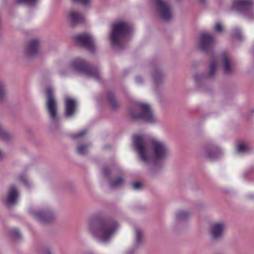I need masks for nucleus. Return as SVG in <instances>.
<instances>
[{
    "label": "nucleus",
    "mask_w": 254,
    "mask_h": 254,
    "mask_svg": "<svg viewBox=\"0 0 254 254\" xmlns=\"http://www.w3.org/2000/svg\"><path fill=\"white\" fill-rule=\"evenodd\" d=\"M133 145L141 161L148 164L151 161L158 162L166 160L170 155L168 146L163 141L151 139L150 140L151 154L149 152L148 140L144 135L135 134L132 137Z\"/></svg>",
    "instance_id": "1"
},
{
    "label": "nucleus",
    "mask_w": 254,
    "mask_h": 254,
    "mask_svg": "<svg viewBox=\"0 0 254 254\" xmlns=\"http://www.w3.org/2000/svg\"><path fill=\"white\" fill-rule=\"evenodd\" d=\"M87 228L89 232L101 242L106 243L113 236L118 228L114 220H106L98 217L89 219Z\"/></svg>",
    "instance_id": "2"
},
{
    "label": "nucleus",
    "mask_w": 254,
    "mask_h": 254,
    "mask_svg": "<svg viewBox=\"0 0 254 254\" xmlns=\"http://www.w3.org/2000/svg\"><path fill=\"white\" fill-rule=\"evenodd\" d=\"M129 114L133 119L142 120L149 123H155L158 121L150 106L146 103H138L135 108L129 109Z\"/></svg>",
    "instance_id": "3"
},
{
    "label": "nucleus",
    "mask_w": 254,
    "mask_h": 254,
    "mask_svg": "<svg viewBox=\"0 0 254 254\" xmlns=\"http://www.w3.org/2000/svg\"><path fill=\"white\" fill-rule=\"evenodd\" d=\"M131 29V26L125 21H120L114 23L110 34L112 44L114 46L121 48L122 43Z\"/></svg>",
    "instance_id": "4"
},
{
    "label": "nucleus",
    "mask_w": 254,
    "mask_h": 254,
    "mask_svg": "<svg viewBox=\"0 0 254 254\" xmlns=\"http://www.w3.org/2000/svg\"><path fill=\"white\" fill-rule=\"evenodd\" d=\"M70 67L75 71L81 73L86 76L95 80L100 79V72L96 68L90 67L83 59L77 58L70 64Z\"/></svg>",
    "instance_id": "5"
},
{
    "label": "nucleus",
    "mask_w": 254,
    "mask_h": 254,
    "mask_svg": "<svg viewBox=\"0 0 254 254\" xmlns=\"http://www.w3.org/2000/svg\"><path fill=\"white\" fill-rule=\"evenodd\" d=\"M233 7L243 13L249 19L254 18V1L253 0H234Z\"/></svg>",
    "instance_id": "6"
},
{
    "label": "nucleus",
    "mask_w": 254,
    "mask_h": 254,
    "mask_svg": "<svg viewBox=\"0 0 254 254\" xmlns=\"http://www.w3.org/2000/svg\"><path fill=\"white\" fill-rule=\"evenodd\" d=\"M46 108L47 111L52 121L57 123L58 121L57 116L58 105L54 96V91L53 88L48 87L46 90Z\"/></svg>",
    "instance_id": "7"
},
{
    "label": "nucleus",
    "mask_w": 254,
    "mask_h": 254,
    "mask_svg": "<svg viewBox=\"0 0 254 254\" xmlns=\"http://www.w3.org/2000/svg\"><path fill=\"white\" fill-rule=\"evenodd\" d=\"M226 230V223L223 221H218L213 223L209 228V234L210 238L213 241L222 239Z\"/></svg>",
    "instance_id": "8"
},
{
    "label": "nucleus",
    "mask_w": 254,
    "mask_h": 254,
    "mask_svg": "<svg viewBox=\"0 0 254 254\" xmlns=\"http://www.w3.org/2000/svg\"><path fill=\"white\" fill-rule=\"evenodd\" d=\"M156 2L157 10L161 18L169 21L173 16L172 9L166 0H154Z\"/></svg>",
    "instance_id": "9"
},
{
    "label": "nucleus",
    "mask_w": 254,
    "mask_h": 254,
    "mask_svg": "<svg viewBox=\"0 0 254 254\" xmlns=\"http://www.w3.org/2000/svg\"><path fill=\"white\" fill-rule=\"evenodd\" d=\"M215 44V41L211 35L207 33H202L198 39L199 48L205 52L210 51Z\"/></svg>",
    "instance_id": "10"
},
{
    "label": "nucleus",
    "mask_w": 254,
    "mask_h": 254,
    "mask_svg": "<svg viewBox=\"0 0 254 254\" xmlns=\"http://www.w3.org/2000/svg\"><path fill=\"white\" fill-rule=\"evenodd\" d=\"M30 213L40 223H48L52 221L55 217L54 213L49 209L35 211L30 210Z\"/></svg>",
    "instance_id": "11"
},
{
    "label": "nucleus",
    "mask_w": 254,
    "mask_h": 254,
    "mask_svg": "<svg viewBox=\"0 0 254 254\" xmlns=\"http://www.w3.org/2000/svg\"><path fill=\"white\" fill-rule=\"evenodd\" d=\"M75 39L79 45L88 49L91 52L94 51V41L90 34H79L76 36Z\"/></svg>",
    "instance_id": "12"
},
{
    "label": "nucleus",
    "mask_w": 254,
    "mask_h": 254,
    "mask_svg": "<svg viewBox=\"0 0 254 254\" xmlns=\"http://www.w3.org/2000/svg\"><path fill=\"white\" fill-rule=\"evenodd\" d=\"M19 196V193L14 185H11L8 190L7 195L6 199V203L9 206L15 205L18 201Z\"/></svg>",
    "instance_id": "13"
},
{
    "label": "nucleus",
    "mask_w": 254,
    "mask_h": 254,
    "mask_svg": "<svg viewBox=\"0 0 254 254\" xmlns=\"http://www.w3.org/2000/svg\"><path fill=\"white\" fill-rule=\"evenodd\" d=\"M40 42L38 40L34 39L31 40L27 45L25 51V56L30 58L36 56L39 50Z\"/></svg>",
    "instance_id": "14"
},
{
    "label": "nucleus",
    "mask_w": 254,
    "mask_h": 254,
    "mask_svg": "<svg viewBox=\"0 0 254 254\" xmlns=\"http://www.w3.org/2000/svg\"><path fill=\"white\" fill-rule=\"evenodd\" d=\"M222 154L221 149L216 145L206 146L204 148V155L210 160H214L218 158Z\"/></svg>",
    "instance_id": "15"
},
{
    "label": "nucleus",
    "mask_w": 254,
    "mask_h": 254,
    "mask_svg": "<svg viewBox=\"0 0 254 254\" xmlns=\"http://www.w3.org/2000/svg\"><path fill=\"white\" fill-rule=\"evenodd\" d=\"M221 65L225 74H230L232 72V61L227 54L225 53L221 55Z\"/></svg>",
    "instance_id": "16"
},
{
    "label": "nucleus",
    "mask_w": 254,
    "mask_h": 254,
    "mask_svg": "<svg viewBox=\"0 0 254 254\" xmlns=\"http://www.w3.org/2000/svg\"><path fill=\"white\" fill-rule=\"evenodd\" d=\"M76 101L69 97L65 98V115L67 117L72 116L75 112Z\"/></svg>",
    "instance_id": "17"
},
{
    "label": "nucleus",
    "mask_w": 254,
    "mask_h": 254,
    "mask_svg": "<svg viewBox=\"0 0 254 254\" xmlns=\"http://www.w3.org/2000/svg\"><path fill=\"white\" fill-rule=\"evenodd\" d=\"M68 19L72 27L84 22V17L83 15L75 11H71L68 14Z\"/></svg>",
    "instance_id": "18"
},
{
    "label": "nucleus",
    "mask_w": 254,
    "mask_h": 254,
    "mask_svg": "<svg viewBox=\"0 0 254 254\" xmlns=\"http://www.w3.org/2000/svg\"><path fill=\"white\" fill-rule=\"evenodd\" d=\"M143 242V232L139 228H135V243L134 246L135 247H139Z\"/></svg>",
    "instance_id": "19"
},
{
    "label": "nucleus",
    "mask_w": 254,
    "mask_h": 254,
    "mask_svg": "<svg viewBox=\"0 0 254 254\" xmlns=\"http://www.w3.org/2000/svg\"><path fill=\"white\" fill-rule=\"evenodd\" d=\"M124 182V179L123 177L120 176L116 180L111 181L109 185L112 188H116L120 187L123 185Z\"/></svg>",
    "instance_id": "20"
},
{
    "label": "nucleus",
    "mask_w": 254,
    "mask_h": 254,
    "mask_svg": "<svg viewBox=\"0 0 254 254\" xmlns=\"http://www.w3.org/2000/svg\"><path fill=\"white\" fill-rule=\"evenodd\" d=\"M189 216L190 213L187 211L181 210L176 214V220L177 222L182 220H185L189 217Z\"/></svg>",
    "instance_id": "21"
},
{
    "label": "nucleus",
    "mask_w": 254,
    "mask_h": 254,
    "mask_svg": "<svg viewBox=\"0 0 254 254\" xmlns=\"http://www.w3.org/2000/svg\"><path fill=\"white\" fill-rule=\"evenodd\" d=\"M250 150V148L248 145L245 143H241L238 144L237 147V151L240 153H244L248 152Z\"/></svg>",
    "instance_id": "22"
},
{
    "label": "nucleus",
    "mask_w": 254,
    "mask_h": 254,
    "mask_svg": "<svg viewBox=\"0 0 254 254\" xmlns=\"http://www.w3.org/2000/svg\"><path fill=\"white\" fill-rule=\"evenodd\" d=\"M11 138V136L0 125V139L4 141H8Z\"/></svg>",
    "instance_id": "23"
},
{
    "label": "nucleus",
    "mask_w": 254,
    "mask_h": 254,
    "mask_svg": "<svg viewBox=\"0 0 254 254\" xmlns=\"http://www.w3.org/2000/svg\"><path fill=\"white\" fill-rule=\"evenodd\" d=\"M88 147L86 145L80 144L77 147L76 151L79 154L84 155L87 152Z\"/></svg>",
    "instance_id": "24"
},
{
    "label": "nucleus",
    "mask_w": 254,
    "mask_h": 254,
    "mask_svg": "<svg viewBox=\"0 0 254 254\" xmlns=\"http://www.w3.org/2000/svg\"><path fill=\"white\" fill-rule=\"evenodd\" d=\"M217 67V63L215 60H213L210 63L209 68V72L208 75L209 76H212L215 72L216 69Z\"/></svg>",
    "instance_id": "25"
},
{
    "label": "nucleus",
    "mask_w": 254,
    "mask_h": 254,
    "mask_svg": "<svg viewBox=\"0 0 254 254\" xmlns=\"http://www.w3.org/2000/svg\"><path fill=\"white\" fill-rule=\"evenodd\" d=\"M108 98L112 107L113 109H116L118 107V103L114 97V94L111 93H109Z\"/></svg>",
    "instance_id": "26"
},
{
    "label": "nucleus",
    "mask_w": 254,
    "mask_h": 254,
    "mask_svg": "<svg viewBox=\"0 0 254 254\" xmlns=\"http://www.w3.org/2000/svg\"><path fill=\"white\" fill-rule=\"evenodd\" d=\"M5 85L2 82H0V102L2 101L5 97Z\"/></svg>",
    "instance_id": "27"
},
{
    "label": "nucleus",
    "mask_w": 254,
    "mask_h": 254,
    "mask_svg": "<svg viewBox=\"0 0 254 254\" xmlns=\"http://www.w3.org/2000/svg\"><path fill=\"white\" fill-rule=\"evenodd\" d=\"M38 0H16L18 4H33L37 2Z\"/></svg>",
    "instance_id": "28"
},
{
    "label": "nucleus",
    "mask_w": 254,
    "mask_h": 254,
    "mask_svg": "<svg viewBox=\"0 0 254 254\" xmlns=\"http://www.w3.org/2000/svg\"><path fill=\"white\" fill-rule=\"evenodd\" d=\"M19 180L21 181L25 186L27 187L28 188H29L30 187V183H29L28 181L27 180L26 178L24 176H20L19 177Z\"/></svg>",
    "instance_id": "29"
},
{
    "label": "nucleus",
    "mask_w": 254,
    "mask_h": 254,
    "mask_svg": "<svg viewBox=\"0 0 254 254\" xmlns=\"http://www.w3.org/2000/svg\"><path fill=\"white\" fill-rule=\"evenodd\" d=\"M87 132V130L86 129H83L82 130H81V131L79 132L78 133L74 134V135H73L72 137L73 138V139H76V138H77L78 137H81V136H83V135H84Z\"/></svg>",
    "instance_id": "30"
},
{
    "label": "nucleus",
    "mask_w": 254,
    "mask_h": 254,
    "mask_svg": "<svg viewBox=\"0 0 254 254\" xmlns=\"http://www.w3.org/2000/svg\"><path fill=\"white\" fill-rule=\"evenodd\" d=\"M73 2L80 3L81 4L86 5L89 4L91 0H71Z\"/></svg>",
    "instance_id": "31"
},
{
    "label": "nucleus",
    "mask_w": 254,
    "mask_h": 254,
    "mask_svg": "<svg viewBox=\"0 0 254 254\" xmlns=\"http://www.w3.org/2000/svg\"><path fill=\"white\" fill-rule=\"evenodd\" d=\"M163 77V75L161 73L157 72L154 75H153V78L154 81L157 83L159 80H160Z\"/></svg>",
    "instance_id": "32"
},
{
    "label": "nucleus",
    "mask_w": 254,
    "mask_h": 254,
    "mask_svg": "<svg viewBox=\"0 0 254 254\" xmlns=\"http://www.w3.org/2000/svg\"><path fill=\"white\" fill-rule=\"evenodd\" d=\"M103 173L105 177H108L110 174V171L108 167H105L103 169Z\"/></svg>",
    "instance_id": "33"
},
{
    "label": "nucleus",
    "mask_w": 254,
    "mask_h": 254,
    "mask_svg": "<svg viewBox=\"0 0 254 254\" xmlns=\"http://www.w3.org/2000/svg\"><path fill=\"white\" fill-rule=\"evenodd\" d=\"M12 235L14 238H18L20 235L18 230L17 229H14L12 230Z\"/></svg>",
    "instance_id": "34"
},
{
    "label": "nucleus",
    "mask_w": 254,
    "mask_h": 254,
    "mask_svg": "<svg viewBox=\"0 0 254 254\" xmlns=\"http://www.w3.org/2000/svg\"><path fill=\"white\" fill-rule=\"evenodd\" d=\"M223 29L222 26L219 23H217L215 27V30L217 32H221Z\"/></svg>",
    "instance_id": "35"
},
{
    "label": "nucleus",
    "mask_w": 254,
    "mask_h": 254,
    "mask_svg": "<svg viewBox=\"0 0 254 254\" xmlns=\"http://www.w3.org/2000/svg\"><path fill=\"white\" fill-rule=\"evenodd\" d=\"M234 36L236 37L237 38H240L241 37V33L240 30L239 29H235L234 31Z\"/></svg>",
    "instance_id": "36"
},
{
    "label": "nucleus",
    "mask_w": 254,
    "mask_h": 254,
    "mask_svg": "<svg viewBox=\"0 0 254 254\" xmlns=\"http://www.w3.org/2000/svg\"><path fill=\"white\" fill-rule=\"evenodd\" d=\"M133 189L134 190H138L141 188V184L139 183H134L132 184Z\"/></svg>",
    "instance_id": "37"
},
{
    "label": "nucleus",
    "mask_w": 254,
    "mask_h": 254,
    "mask_svg": "<svg viewBox=\"0 0 254 254\" xmlns=\"http://www.w3.org/2000/svg\"><path fill=\"white\" fill-rule=\"evenodd\" d=\"M142 81V78L140 77L137 76L136 77V82L137 83H141Z\"/></svg>",
    "instance_id": "38"
},
{
    "label": "nucleus",
    "mask_w": 254,
    "mask_h": 254,
    "mask_svg": "<svg viewBox=\"0 0 254 254\" xmlns=\"http://www.w3.org/2000/svg\"><path fill=\"white\" fill-rule=\"evenodd\" d=\"M45 254H52V251L50 249H47Z\"/></svg>",
    "instance_id": "39"
},
{
    "label": "nucleus",
    "mask_w": 254,
    "mask_h": 254,
    "mask_svg": "<svg viewBox=\"0 0 254 254\" xmlns=\"http://www.w3.org/2000/svg\"><path fill=\"white\" fill-rule=\"evenodd\" d=\"M2 157V152L0 150V159Z\"/></svg>",
    "instance_id": "40"
},
{
    "label": "nucleus",
    "mask_w": 254,
    "mask_h": 254,
    "mask_svg": "<svg viewBox=\"0 0 254 254\" xmlns=\"http://www.w3.org/2000/svg\"><path fill=\"white\" fill-rule=\"evenodd\" d=\"M200 1L202 2V3H203L204 2V0H200Z\"/></svg>",
    "instance_id": "41"
}]
</instances>
